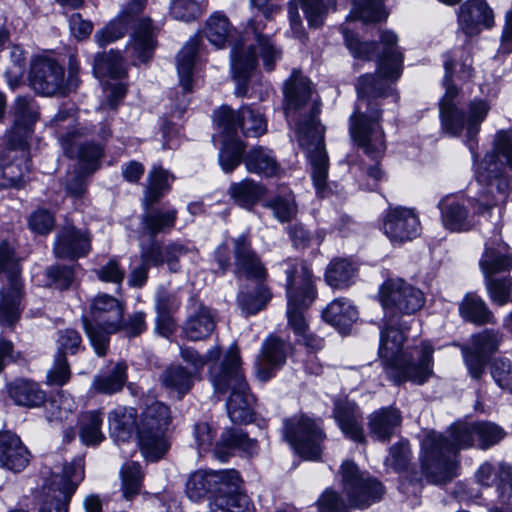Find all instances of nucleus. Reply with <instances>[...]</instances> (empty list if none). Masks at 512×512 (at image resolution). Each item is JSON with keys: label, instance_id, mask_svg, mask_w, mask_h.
<instances>
[{"label": "nucleus", "instance_id": "nucleus-1", "mask_svg": "<svg viewBox=\"0 0 512 512\" xmlns=\"http://www.w3.org/2000/svg\"><path fill=\"white\" fill-rule=\"evenodd\" d=\"M379 298L386 326L380 334L379 356L384 361L387 376L397 384L403 381L423 384L433 374L434 348L423 342L420 348L404 352L400 318L423 308L426 302L424 293L402 278H391L380 286Z\"/></svg>", "mask_w": 512, "mask_h": 512}, {"label": "nucleus", "instance_id": "nucleus-2", "mask_svg": "<svg viewBox=\"0 0 512 512\" xmlns=\"http://www.w3.org/2000/svg\"><path fill=\"white\" fill-rule=\"evenodd\" d=\"M383 46L376 74L363 75L358 80L357 91L360 102L350 117V135L371 159H378L386 150L384 130L380 125L381 112L376 99L388 95V81H396L402 73L403 55L396 44L397 35L383 31L380 36Z\"/></svg>", "mask_w": 512, "mask_h": 512}, {"label": "nucleus", "instance_id": "nucleus-3", "mask_svg": "<svg viewBox=\"0 0 512 512\" xmlns=\"http://www.w3.org/2000/svg\"><path fill=\"white\" fill-rule=\"evenodd\" d=\"M285 113L296 133L299 145L306 152L311 164V177L316 192L324 197L327 191L328 156L324 145V128L317 121L320 102L310 81L294 71L284 88Z\"/></svg>", "mask_w": 512, "mask_h": 512}, {"label": "nucleus", "instance_id": "nucleus-4", "mask_svg": "<svg viewBox=\"0 0 512 512\" xmlns=\"http://www.w3.org/2000/svg\"><path fill=\"white\" fill-rule=\"evenodd\" d=\"M475 422H457L447 435L429 434L422 442L421 467L426 480L435 485L450 482L457 475L458 452L476 446Z\"/></svg>", "mask_w": 512, "mask_h": 512}, {"label": "nucleus", "instance_id": "nucleus-5", "mask_svg": "<svg viewBox=\"0 0 512 512\" xmlns=\"http://www.w3.org/2000/svg\"><path fill=\"white\" fill-rule=\"evenodd\" d=\"M286 265L288 326L297 342L311 350H319L323 346V341L310 332L305 316V312L316 297L312 273L307 265L299 260L289 261Z\"/></svg>", "mask_w": 512, "mask_h": 512}, {"label": "nucleus", "instance_id": "nucleus-6", "mask_svg": "<svg viewBox=\"0 0 512 512\" xmlns=\"http://www.w3.org/2000/svg\"><path fill=\"white\" fill-rule=\"evenodd\" d=\"M500 156L505 158L506 164L512 168V130L500 131L496 134L493 149L486 153L475 168V177L481 186L477 199L479 212L506 201L509 179Z\"/></svg>", "mask_w": 512, "mask_h": 512}, {"label": "nucleus", "instance_id": "nucleus-7", "mask_svg": "<svg viewBox=\"0 0 512 512\" xmlns=\"http://www.w3.org/2000/svg\"><path fill=\"white\" fill-rule=\"evenodd\" d=\"M239 349L231 346L220 364L210 367L211 382L216 391H231L227 401V412L234 423H248L253 420L254 396L249 392L243 369L241 367Z\"/></svg>", "mask_w": 512, "mask_h": 512}, {"label": "nucleus", "instance_id": "nucleus-8", "mask_svg": "<svg viewBox=\"0 0 512 512\" xmlns=\"http://www.w3.org/2000/svg\"><path fill=\"white\" fill-rule=\"evenodd\" d=\"M214 120L227 137L219 153V163L225 172L230 173L239 165L244 151L243 143L233 138L237 129L240 128L246 137H260L267 131V122L260 111L249 106L237 111L222 106L215 112Z\"/></svg>", "mask_w": 512, "mask_h": 512}, {"label": "nucleus", "instance_id": "nucleus-9", "mask_svg": "<svg viewBox=\"0 0 512 512\" xmlns=\"http://www.w3.org/2000/svg\"><path fill=\"white\" fill-rule=\"evenodd\" d=\"M231 68L237 82L236 95L244 96L247 80L257 65V57L262 59L266 71H272L280 60L282 51L271 37L261 32L259 24L251 22L245 36L237 40L231 50Z\"/></svg>", "mask_w": 512, "mask_h": 512}, {"label": "nucleus", "instance_id": "nucleus-10", "mask_svg": "<svg viewBox=\"0 0 512 512\" xmlns=\"http://www.w3.org/2000/svg\"><path fill=\"white\" fill-rule=\"evenodd\" d=\"M340 473L343 490L349 502L347 503L338 492L328 488L316 502L319 512H350L351 508H367L381 498V483L360 472L354 462L344 461Z\"/></svg>", "mask_w": 512, "mask_h": 512}, {"label": "nucleus", "instance_id": "nucleus-11", "mask_svg": "<svg viewBox=\"0 0 512 512\" xmlns=\"http://www.w3.org/2000/svg\"><path fill=\"white\" fill-rule=\"evenodd\" d=\"M454 66L452 60L444 62L446 91L439 103L440 119L443 129L447 133L459 135L465 130L471 139L479 132L481 123L490 110V104L484 99H474L467 104L465 109L457 107L458 89L448 83Z\"/></svg>", "mask_w": 512, "mask_h": 512}, {"label": "nucleus", "instance_id": "nucleus-12", "mask_svg": "<svg viewBox=\"0 0 512 512\" xmlns=\"http://www.w3.org/2000/svg\"><path fill=\"white\" fill-rule=\"evenodd\" d=\"M87 134L86 129H73L60 138L66 155L78 160L75 170L68 173L66 189L69 194L79 197L86 190V177L95 172L100 166L103 155L102 148L95 143H82L81 138Z\"/></svg>", "mask_w": 512, "mask_h": 512}, {"label": "nucleus", "instance_id": "nucleus-13", "mask_svg": "<svg viewBox=\"0 0 512 512\" xmlns=\"http://www.w3.org/2000/svg\"><path fill=\"white\" fill-rule=\"evenodd\" d=\"M90 313L93 322L83 318L84 329L95 353L102 357L107 353L109 334L121 329L124 306L115 297L100 294L92 300Z\"/></svg>", "mask_w": 512, "mask_h": 512}, {"label": "nucleus", "instance_id": "nucleus-14", "mask_svg": "<svg viewBox=\"0 0 512 512\" xmlns=\"http://www.w3.org/2000/svg\"><path fill=\"white\" fill-rule=\"evenodd\" d=\"M170 420L169 407L158 401L147 405L138 416L137 439L146 460L156 461L168 450L165 431Z\"/></svg>", "mask_w": 512, "mask_h": 512}, {"label": "nucleus", "instance_id": "nucleus-15", "mask_svg": "<svg viewBox=\"0 0 512 512\" xmlns=\"http://www.w3.org/2000/svg\"><path fill=\"white\" fill-rule=\"evenodd\" d=\"M1 272L7 275L6 283L0 289V323L3 326L12 327L20 318L24 292L14 250L7 242L0 244Z\"/></svg>", "mask_w": 512, "mask_h": 512}, {"label": "nucleus", "instance_id": "nucleus-16", "mask_svg": "<svg viewBox=\"0 0 512 512\" xmlns=\"http://www.w3.org/2000/svg\"><path fill=\"white\" fill-rule=\"evenodd\" d=\"M29 80L32 89L44 96L64 95L77 86V79L71 75L66 81L64 68L48 57H38L32 62Z\"/></svg>", "mask_w": 512, "mask_h": 512}, {"label": "nucleus", "instance_id": "nucleus-17", "mask_svg": "<svg viewBox=\"0 0 512 512\" xmlns=\"http://www.w3.org/2000/svg\"><path fill=\"white\" fill-rule=\"evenodd\" d=\"M284 437L298 455L315 460L322 452L325 435L314 420L301 415L284 422Z\"/></svg>", "mask_w": 512, "mask_h": 512}, {"label": "nucleus", "instance_id": "nucleus-18", "mask_svg": "<svg viewBox=\"0 0 512 512\" xmlns=\"http://www.w3.org/2000/svg\"><path fill=\"white\" fill-rule=\"evenodd\" d=\"M83 477L84 469L81 460L74 461L65 467L63 475H53L46 499L41 503L39 512H68L70 499Z\"/></svg>", "mask_w": 512, "mask_h": 512}, {"label": "nucleus", "instance_id": "nucleus-19", "mask_svg": "<svg viewBox=\"0 0 512 512\" xmlns=\"http://www.w3.org/2000/svg\"><path fill=\"white\" fill-rule=\"evenodd\" d=\"M241 482L240 475L235 470L205 471L192 473L186 483V494L192 501H199L207 494H212L213 501L219 494L236 489Z\"/></svg>", "mask_w": 512, "mask_h": 512}, {"label": "nucleus", "instance_id": "nucleus-20", "mask_svg": "<svg viewBox=\"0 0 512 512\" xmlns=\"http://www.w3.org/2000/svg\"><path fill=\"white\" fill-rule=\"evenodd\" d=\"M38 107L31 97L19 96L14 105V125L6 135L9 150H19L26 156L27 138L32 131V125L38 119Z\"/></svg>", "mask_w": 512, "mask_h": 512}, {"label": "nucleus", "instance_id": "nucleus-21", "mask_svg": "<svg viewBox=\"0 0 512 512\" xmlns=\"http://www.w3.org/2000/svg\"><path fill=\"white\" fill-rule=\"evenodd\" d=\"M420 230V221L413 209L394 207L383 219V231L392 242L411 241L420 234Z\"/></svg>", "mask_w": 512, "mask_h": 512}, {"label": "nucleus", "instance_id": "nucleus-22", "mask_svg": "<svg viewBox=\"0 0 512 512\" xmlns=\"http://www.w3.org/2000/svg\"><path fill=\"white\" fill-rule=\"evenodd\" d=\"M290 350L289 344L275 336H269L262 344L256 359V377L263 382L271 379L280 369Z\"/></svg>", "mask_w": 512, "mask_h": 512}, {"label": "nucleus", "instance_id": "nucleus-23", "mask_svg": "<svg viewBox=\"0 0 512 512\" xmlns=\"http://www.w3.org/2000/svg\"><path fill=\"white\" fill-rule=\"evenodd\" d=\"M91 249L88 231L66 225L61 228L54 243V254L58 258L74 260L86 256Z\"/></svg>", "mask_w": 512, "mask_h": 512}, {"label": "nucleus", "instance_id": "nucleus-24", "mask_svg": "<svg viewBox=\"0 0 512 512\" xmlns=\"http://www.w3.org/2000/svg\"><path fill=\"white\" fill-rule=\"evenodd\" d=\"M458 24L468 36L480 33L494 24V14L485 0H466L459 8Z\"/></svg>", "mask_w": 512, "mask_h": 512}, {"label": "nucleus", "instance_id": "nucleus-25", "mask_svg": "<svg viewBox=\"0 0 512 512\" xmlns=\"http://www.w3.org/2000/svg\"><path fill=\"white\" fill-rule=\"evenodd\" d=\"M233 242L236 273L257 282L263 281L267 272L258 256L251 249L248 236L240 235Z\"/></svg>", "mask_w": 512, "mask_h": 512}, {"label": "nucleus", "instance_id": "nucleus-26", "mask_svg": "<svg viewBox=\"0 0 512 512\" xmlns=\"http://www.w3.org/2000/svg\"><path fill=\"white\" fill-rule=\"evenodd\" d=\"M30 453L19 436L10 432H0V467L19 472L26 468Z\"/></svg>", "mask_w": 512, "mask_h": 512}, {"label": "nucleus", "instance_id": "nucleus-27", "mask_svg": "<svg viewBox=\"0 0 512 512\" xmlns=\"http://www.w3.org/2000/svg\"><path fill=\"white\" fill-rule=\"evenodd\" d=\"M334 418L342 432L355 442L363 443L365 436L360 425V414L354 402L346 398L336 399L334 402Z\"/></svg>", "mask_w": 512, "mask_h": 512}, {"label": "nucleus", "instance_id": "nucleus-28", "mask_svg": "<svg viewBox=\"0 0 512 512\" xmlns=\"http://www.w3.org/2000/svg\"><path fill=\"white\" fill-rule=\"evenodd\" d=\"M127 368V364L123 361L110 362L106 370L94 376L93 389L106 395L120 392L128 380Z\"/></svg>", "mask_w": 512, "mask_h": 512}, {"label": "nucleus", "instance_id": "nucleus-29", "mask_svg": "<svg viewBox=\"0 0 512 512\" xmlns=\"http://www.w3.org/2000/svg\"><path fill=\"white\" fill-rule=\"evenodd\" d=\"M402 421L401 412L394 407L374 411L368 417L370 433L379 441L386 442L395 433Z\"/></svg>", "mask_w": 512, "mask_h": 512}, {"label": "nucleus", "instance_id": "nucleus-30", "mask_svg": "<svg viewBox=\"0 0 512 512\" xmlns=\"http://www.w3.org/2000/svg\"><path fill=\"white\" fill-rule=\"evenodd\" d=\"M155 48L154 32L149 18L140 19L128 46V53L139 62H147Z\"/></svg>", "mask_w": 512, "mask_h": 512}, {"label": "nucleus", "instance_id": "nucleus-31", "mask_svg": "<svg viewBox=\"0 0 512 512\" xmlns=\"http://www.w3.org/2000/svg\"><path fill=\"white\" fill-rule=\"evenodd\" d=\"M323 318L341 333H346L357 320L358 311L348 299L340 298L327 306L323 311Z\"/></svg>", "mask_w": 512, "mask_h": 512}, {"label": "nucleus", "instance_id": "nucleus-32", "mask_svg": "<svg viewBox=\"0 0 512 512\" xmlns=\"http://www.w3.org/2000/svg\"><path fill=\"white\" fill-rule=\"evenodd\" d=\"M438 207L441 210L444 226L451 231H467L474 225L466 208L454 197L442 199Z\"/></svg>", "mask_w": 512, "mask_h": 512}, {"label": "nucleus", "instance_id": "nucleus-33", "mask_svg": "<svg viewBox=\"0 0 512 512\" xmlns=\"http://www.w3.org/2000/svg\"><path fill=\"white\" fill-rule=\"evenodd\" d=\"M138 415L134 408L117 407L109 413L108 421L111 436L117 441L129 440L137 433Z\"/></svg>", "mask_w": 512, "mask_h": 512}, {"label": "nucleus", "instance_id": "nucleus-34", "mask_svg": "<svg viewBox=\"0 0 512 512\" xmlns=\"http://www.w3.org/2000/svg\"><path fill=\"white\" fill-rule=\"evenodd\" d=\"M460 316L476 325L496 324L497 320L486 302L474 293H467L459 304Z\"/></svg>", "mask_w": 512, "mask_h": 512}, {"label": "nucleus", "instance_id": "nucleus-35", "mask_svg": "<svg viewBox=\"0 0 512 512\" xmlns=\"http://www.w3.org/2000/svg\"><path fill=\"white\" fill-rule=\"evenodd\" d=\"M214 328V314L208 307L200 304L189 315L184 326V333L189 340L198 341L209 337Z\"/></svg>", "mask_w": 512, "mask_h": 512}, {"label": "nucleus", "instance_id": "nucleus-36", "mask_svg": "<svg viewBox=\"0 0 512 512\" xmlns=\"http://www.w3.org/2000/svg\"><path fill=\"white\" fill-rule=\"evenodd\" d=\"M8 393L15 404L24 407H38L45 401V393L38 384L29 380H16L8 386Z\"/></svg>", "mask_w": 512, "mask_h": 512}, {"label": "nucleus", "instance_id": "nucleus-37", "mask_svg": "<svg viewBox=\"0 0 512 512\" xmlns=\"http://www.w3.org/2000/svg\"><path fill=\"white\" fill-rule=\"evenodd\" d=\"M247 170L251 173L272 177L277 174L279 165L273 152L267 148L257 146L244 157Z\"/></svg>", "mask_w": 512, "mask_h": 512}, {"label": "nucleus", "instance_id": "nucleus-38", "mask_svg": "<svg viewBox=\"0 0 512 512\" xmlns=\"http://www.w3.org/2000/svg\"><path fill=\"white\" fill-rule=\"evenodd\" d=\"M265 192L264 186L251 179L234 182L228 189V194L234 202L246 209L252 208L264 196Z\"/></svg>", "mask_w": 512, "mask_h": 512}, {"label": "nucleus", "instance_id": "nucleus-39", "mask_svg": "<svg viewBox=\"0 0 512 512\" xmlns=\"http://www.w3.org/2000/svg\"><path fill=\"white\" fill-rule=\"evenodd\" d=\"M240 487L241 482L236 489L216 496L213 504L215 512H255L251 499L239 491Z\"/></svg>", "mask_w": 512, "mask_h": 512}, {"label": "nucleus", "instance_id": "nucleus-40", "mask_svg": "<svg viewBox=\"0 0 512 512\" xmlns=\"http://www.w3.org/2000/svg\"><path fill=\"white\" fill-rule=\"evenodd\" d=\"M476 480L483 486H491L498 483L503 492L512 488V472L509 466L499 465L494 467L490 463H483L475 474Z\"/></svg>", "mask_w": 512, "mask_h": 512}, {"label": "nucleus", "instance_id": "nucleus-41", "mask_svg": "<svg viewBox=\"0 0 512 512\" xmlns=\"http://www.w3.org/2000/svg\"><path fill=\"white\" fill-rule=\"evenodd\" d=\"M198 40L187 42L177 56V72L181 86L186 92L192 89V75L197 55Z\"/></svg>", "mask_w": 512, "mask_h": 512}, {"label": "nucleus", "instance_id": "nucleus-42", "mask_svg": "<svg viewBox=\"0 0 512 512\" xmlns=\"http://www.w3.org/2000/svg\"><path fill=\"white\" fill-rule=\"evenodd\" d=\"M176 218L177 211L175 209L150 210L142 217L143 228L154 238L157 234L172 229L175 225Z\"/></svg>", "mask_w": 512, "mask_h": 512}, {"label": "nucleus", "instance_id": "nucleus-43", "mask_svg": "<svg viewBox=\"0 0 512 512\" xmlns=\"http://www.w3.org/2000/svg\"><path fill=\"white\" fill-rule=\"evenodd\" d=\"M93 71L95 76L100 79L105 77L117 79L126 75L123 59L115 51L97 55L94 60Z\"/></svg>", "mask_w": 512, "mask_h": 512}, {"label": "nucleus", "instance_id": "nucleus-44", "mask_svg": "<svg viewBox=\"0 0 512 512\" xmlns=\"http://www.w3.org/2000/svg\"><path fill=\"white\" fill-rule=\"evenodd\" d=\"M143 478L144 473L138 462H128L121 467V491L125 500L131 501L140 493Z\"/></svg>", "mask_w": 512, "mask_h": 512}, {"label": "nucleus", "instance_id": "nucleus-45", "mask_svg": "<svg viewBox=\"0 0 512 512\" xmlns=\"http://www.w3.org/2000/svg\"><path fill=\"white\" fill-rule=\"evenodd\" d=\"M102 417L98 411H89L81 415L79 420V436L85 445H97L104 439L101 430Z\"/></svg>", "mask_w": 512, "mask_h": 512}, {"label": "nucleus", "instance_id": "nucleus-46", "mask_svg": "<svg viewBox=\"0 0 512 512\" xmlns=\"http://www.w3.org/2000/svg\"><path fill=\"white\" fill-rule=\"evenodd\" d=\"M479 265L485 278L493 277L496 274L512 269V258L499 250L487 246Z\"/></svg>", "mask_w": 512, "mask_h": 512}, {"label": "nucleus", "instance_id": "nucleus-47", "mask_svg": "<svg viewBox=\"0 0 512 512\" xmlns=\"http://www.w3.org/2000/svg\"><path fill=\"white\" fill-rule=\"evenodd\" d=\"M355 276L354 266L346 259L333 260L326 269L325 278L333 288L348 286Z\"/></svg>", "mask_w": 512, "mask_h": 512}, {"label": "nucleus", "instance_id": "nucleus-48", "mask_svg": "<svg viewBox=\"0 0 512 512\" xmlns=\"http://www.w3.org/2000/svg\"><path fill=\"white\" fill-rule=\"evenodd\" d=\"M383 1L361 0L360 2H355L348 18L361 20L365 23L382 21L387 17L383 8Z\"/></svg>", "mask_w": 512, "mask_h": 512}, {"label": "nucleus", "instance_id": "nucleus-49", "mask_svg": "<svg viewBox=\"0 0 512 512\" xmlns=\"http://www.w3.org/2000/svg\"><path fill=\"white\" fill-rule=\"evenodd\" d=\"M161 382L166 388L182 396L191 389L193 379L184 367L172 366L164 371Z\"/></svg>", "mask_w": 512, "mask_h": 512}, {"label": "nucleus", "instance_id": "nucleus-50", "mask_svg": "<svg viewBox=\"0 0 512 512\" xmlns=\"http://www.w3.org/2000/svg\"><path fill=\"white\" fill-rule=\"evenodd\" d=\"M204 33L211 44L218 48L223 47L230 37V23L226 16L213 14L207 20Z\"/></svg>", "mask_w": 512, "mask_h": 512}, {"label": "nucleus", "instance_id": "nucleus-51", "mask_svg": "<svg viewBox=\"0 0 512 512\" xmlns=\"http://www.w3.org/2000/svg\"><path fill=\"white\" fill-rule=\"evenodd\" d=\"M169 174L160 167H154L148 174V185L145 192V204L157 202L169 189Z\"/></svg>", "mask_w": 512, "mask_h": 512}, {"label": "nucleus", "instance_id": "nucleus-52", "mask_svg": "<svg viewBox=\"0 0 512 512\" xmlns=\"http://www.w3.org/2000/svg\"><path fill=\"white\" fill-rule=\"evenodd\" d=\"M476 447L486 450L498 444L505 436L504 430L492 422H475Z\"/></svg>", "mask_w": 512, "mask_h": 512}, {"label": "nucleus", "instance_id": "nucleus-53", "mask_svg": "<svg viewBox=\"0 0 512 512\" xmlns=\"http://www.w3.org/2000/svg\"><path fill=\"white\" fill-rule=\"evenodd\" d=\"M76 409V403L64 392L59 393L45 406L46 418L48 421H64Z\"/></svg>", "mask_w": 512, "mask_h": 512}, {"label": "nucleus", "instance_id": "nucleus-54", "mask_svg": "<svg viewBox=\"0 0 512 512\" xmlns=\"http://www.w3.org/2000/svg\"><path fill=\"white\" fill-rule=\"evenodd\" d=\"M270 298L269 290L262 285H258L253 293L241 290L238 295V304L245 313L255 314L268 303Z\"/></svg>", "mask_w": 512, "mask_h": 512}, {"label": "nucleus", "instance_id": "nucleus-55", "mask_svg": "<svg viewBox=\"0 0 512 512\" xmlns=\"http://www.w3.org/2000/svg\"><path fill=\"white\" fill-rule=\"evenodd\" d=\"M132 21L128 15H119L117 18L112 20L105 28L97 31L95 34L96 42L99 46L104 47L120 38H122L129 24Z\"/></svg>", "mask_w": 512, "mask_h": 512}, {"label": "nucleus", "instance_id": "nucleus-56", "mask_svg": "<svg viewBox=\"0 0 512 512\" xmlns=\"http://www.w3.org/2000/svg\"><path fill=\"white\" fill-rule=\"evenodd\" d=\"M272 210L274 217L280 222H288L297 215V205L292 193L276 196L265 203Z\"/></svg>", "mask_w": 512, "mask_h": 512}, {"label": "nucleus", "instance_id": "nucleus-57", "mask_svg": "<svg viewBox=\"0 0 512 512\" xmlns=\"http://www.w3.org/2000/svg\"><path fill=\"white\" fill-rule=\"evenodd\" d=\"M485 287L492 303L505 306L510 301L512 282L510 278H485Z\"/></svg>", "mask_w": 512, "mask_h": 512}, {"label": "nucleus", "instance_id": "nucleus-58", "mask_svg": "<svg viewBox=\"0 0 512 512\" xmlns=\"http://www.w3.org/2000/svg\"><path fill=\"white\" fill-rule=\"evenodd\" d=\"M220 445L227 448L240 449L247 454H253L256 451V441L250 439L241 429H226L222 436Z\"/></svg>", "mask_w": 512, "mask_h": 512}, {"label": "nucleus", "instance_id": "nucleus-59", "mask_svg": "<svg viewBox=\"0 0 512 512\" xmlns=\"http://www.w3.org/2000/svg\"><path fill=\"white\" fill-rule=\"evenodd\" d=\"M502 340V336L499 332L494 330H484L471 338V342L468 345L473 350L486 356L490 353L495 352Z\"/></svg>", "mask_w": 512, "mask_h": 512}, {"label": "nucleus", "instance_id": "nucleus-60", "mask_svg": "<svg viewBox=\"0 0 512 512\" xmlns=\"http://www.w3.org/2000/svg\"><path fill=\"white\" fill-rule=\"evenodd\" d=\"M221 349L215 345L211 347L205 355L199 354L195 349L183 347L180 350V356L183 361L189 363L195 370H201L207 363L216 361L220 358Z\"/></svg>", "mask_w": 512, "mask_h": 512}, {"label": "nucleus", "instance_id": "nucleus-61", "mask_svg": "<svg viewBox=\"0 0 512 512\" xmlns=\"http://www.w3.org/2000/svg\"><path fill=\"white\" fill-rule=\"evenodd\" d=\"M460 348L469 375L475 380L480 379L486 369L487 357L468 345H462Z\"/></svg>", "mask_w": 512, "mask_h": 512}, {"label": "nucleus", "instance_id": "nucleus-62", "mask_svg": "<svg viewBox=\"0 0 512 512\" xmlns=\"http://www.w3.org/2000/svg\"><path fill=\"white\" fill-rule=\"evenodd\" d=\"M12 66L6 70V77L11 88H15L25 71L26 57L24 50L19 46H13L10 51Z\"/></svg>", "mask_w": 512, "mask_h": 512}, {"label": "nucleus", "instance_id": "nucleus-63", "mask_svg": "<svg viewBox=\"0 0 512 512\" xmlns=\"http://www.w3.org/2000/svg\"><path fill=\"white\" fill-rule=\"evenodd\" d=\"M490 372L500 388L512 393V362L509 359H495L491 364Z\"/></svg>", "mask_w": 512, "mask_h": 512}, {"label": "nucleus", "instance_id": "nucleus-64", "mask_svg": "<svg viewBox=\"0 0 512 512\" xmlns=\"http://www.w3.org/2000/svg\"><path fill=\"white\" fill-rule=\"evenodd\" d=\"M410 461V449L407 442H399L392 445L389 449V455L385 459L387 468L395 471L406 469Z\"/></svg>", "mask_w": 512, "mask_h": 512}]
</instances>
